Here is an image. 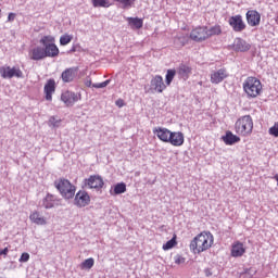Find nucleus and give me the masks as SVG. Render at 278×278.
Instances as JSON below:
<instances>
[{"instance_id": "2eb2a0df", "label": "nucleus", "mask_w": 278, "mask_h": 278, "mask_svg": "<svg viewBox=\"0 0 278 278\" xmlns=\"http://www.w3.org/2000/svg\"><path fill=\"white\" fill-rule=\"evenodd\" d=\"M172 132L173 131H170L168 128L164 127L153 128L154 136H156L161 142H168Z\"/></svg>"}, {"instance_id": "393cba45", "label": "nucleus", "mask_w": 278, "mask_h": 278, "mask_svg": "<svg viewBox=\"0 0 278 278\" xmlns=\"http://www.w3.org/2000/svg\"><path fill=\"white\" fill-rule=\"evenodd\" d=\"M190 73H192V68L184 63H181L177 68V74L181 79H188V77H190Z\"/></svg>"}, {"instance_id": "de8ad7c7", "label": "nucleus", "mask_w": 278, "mask_h": 278, "mask_svg": "<svg viewBox=\"0 0 278 278\" xmlns=\"http://www.w3.org/2000/svg\"><path fill=\"white\" fill-rule=\"evenodd\" d=\"M75 51H77V48L74 46V47L70 50V53H75Z\"/></svg>"}, {"instance_id": "2f4dec72", "label": "nucleus", "mask_w": 278, "mask_h": 278, "mask_svg": "<svg viewBox=\"0 0 278 278\" xmlns=\"http://www.w3.org/2000/svg\"><path fill=\"white\" fill-rule=\"evenodd\" d=\"M93 8H110L109 0H92Z\"/></svg>"}, {"instance_id": "e433bc0d", "label": "nucleus", "mask_w": 278, "mask_h": 278, "mask_svg": "<svg viewBox=\"0 0 278 278\" xmlns=\"http://www.w3.org/2000/svg\"><path fill=\"white\" fill-rule=\"evenodd\" d=\"M110 81H112V79H106L103 83L93 84L92 88H106V86H110Z\"/></svg>"}, {"instance_id": "b1692460", "label": "nucleus", "mask_w": 278, "mask_h": 278, "mask_svg": "<svg viewBox=\"0 0 278 278\" xmlns=\"http://www.w3.org/2000/svg\"><path fill=\"white\" fill-rule=\"evenodd\" d=\"M125 192H127V185L125 182H118L110 190L111 197H118V194H125Z\"/></svg>"}, {"instance_id": "c756f323", "label": "nucleus", "mask_w": 278, "mask_h": 278, "mask_svg": "<svg viewBox=\"0 0 278 278\" xmlns=\"http://www.w3.org/2000/svg\"><path fill=\"white\" fill-rule=\"evenodd\" d=\"M257 275V269L250 267V268H244L243 271L240 274V277L244 278H253Z\"/></svg>"}, {"instance_id": "412c9836", "label": "nucleus", "mask_w": 278, "mask_h": 278, "mask_svg": "<svg viewBox=\"0 0 278 278\" xmlns=\"http://www.w3.org/2000/svg\"><path fill=\"white\" fill-rule=\"evenodd\" d=\"M233 49L235 51H240L241 53H244V51H249L251 49V46L244 39L237 38L235 39Z\"/></svg>"}, {"instance_id": "6ab92c4d", "label": "nucleus", "mask_w": 278, "mask_h": 278, "mask_svg": "<svg viewBox=\"0 0 278 278\" xmlns=\"http://www.w3.org/2000/svg\"><path fill=\"white\" fill-rule=\"evenodd\" d=\"M227 77H228L227 70L220 68L211 74V81L212 84H220V81L227 79Z\"/></svg>"}, {"instance_id": "39448f33", "label": "nucleus", "mask_w": 278, "mask_h": 278, "mask_svg": "<svg viewBox=\"0 0 278 278\" xmlns=\"http://www.w3.org/2000/svg\"><path fill=\"white\" fill-rule=\"evenodd\" d=\"M235 129L239 136H249L253 131V118L251 115L239 118L235 124Z\"/></svg>"}, {"instance_id": "4c0bfd02", "label": "nucleus", "mask_w": 278, "mask_h": 278, "mask_svg": "<svg viewBox=\"0 0 278 278\" xmlns=\"http://www.w3.org/2000/svg\"><path fill=\"white\" fill-rule=\"evenodd\" d=\"M269 135L278 138V123H275V125L269 128Z\"/></svg>"}, {"instance_id": "7ed1b4c3", "label": "nucleus", "mask_w": 278, "mask_h": 278, "mask_svg": "<svg viewBox=\"0 0 278 278\" xmlns=\"http://www.w3.org/2000/svg\"><path fill=\"white\" fill-rule=\"evenodd\" d=\"M243 90L249 99H255L262 94V81L256 77H248L243 83Z\"/></svg>"}, {"instance_id": "dca6fc26", "label": "nucleus", "mask_w": 278, "mask_h": 278, "mask_svg": "<svg viewBox=\"0 0 278 278\" xmlns=\"http://www.w3.org/2000/svg\"><path fill=\"white\" fill-rule=\"evenodd\" d=\"M43 92L46 94V101H52L53 99V92H55V79L50 78L47 80Z\"/></svg>"}, {"instance_id": "f257e3e1", "label": "nucleus", "mask_w": 278, "mask_h": 278, "mask_svg": "<svg viewBox=\"0 0 278 278\" xmlns=\"http://www.w3.org/2000/svg\"><path fill=\"white\" fill-rule=\"evenodd\" d=\"M214 242V236L212 233H199L193 238V240L190 242V251L192 253H203V251H207L212 247Z\"/></svg>"}, {"instance_id": "f03ea898", "label": "nucleus", "mask_w": 278, "mask_h": 278, "mask_svg": "<svg viewBox=\"0 0 278 278\" xmlns=\"http://www.w3.org/2000/svg\"><path fill=\"white\" fill-rule=\"evenodd\" d=\"M54 187L60 192L61 197L66 200L73 199L77 190V187L71 184V181L66 178H60L59 180H55Z\"/></svg>"}, {"instance_id": "a211bd4d", "label": "nucleus", "mask_w": 278, "mask_h": 278, "mask_svg": "<svg viewBox=\"0 0 278 278\" xmlns=\"http://www.w3.org/2000/svg\"><path fill=\"white\" fill-rule=\"evenodd\" d=\"M58 195L47 193V195L42 199L41 207H45V210H52V207H55Z\"/></svg>"}, {"instance_id": "f704fd0d", "label": "nucleus", "mask_w": 278, "mask_h": 278, "mask_svg": "<svg viewBox=\"0 0 278 278\" xmlns=\"http://www.w3.org/2000/svg\"><path fill=\"white\" fill-rule=\"evenodd\" d=\"M73 40V36L65 34L61 36L60 38V45L61 47H66V45H70V42Z\"/></svg>"}, {"instance_id": "1a4fd4ad", "label": "nucleus", "mask_w": 278, "mask_h": 278, "mask_svg": "<svg viewBox=\"0 0 278 278\" xmlns=\"http://www.w3.org/2000/svg\"><path fill=\"white\" fill-rule=\"evenodd\" d=\"M189 38L194 42H203L207 40V26H200L191 30Z\"/></svg>"}, {"instance_id": "9d476101", "label": "nucleus", "mask_w": 278, "mask_h": 278, "mask_svg": "<svg viewBox=\"0 0 278 278\" xmlns=\"http://www.w3.org/2000/svg\"><path fill=\"white\" fill-rule=\"evenodd\" d=\"M79 67L77 66L65 68L61 74L63 84H73L77 79Z\"/></svg>"}, {"instance_id": "ddd939ff", "label": "nucleus", "mask_w": 278, "mask_h": 278, "mask_svg": "<svg viewBox=\"0 0 278 278\" xmlns=\"http://www.w3.org/2000/svg\"><path fill=\"white\" fill-rule=\"evenodd\" d=\"M151 90L162 93L166 90V85L164 84V78L160 75H155L150 81Z\"/></svg>"}, {"instance_id": "4be33fe9", "label": "nucleus", "mask_w": 278, "mask_h": 278, "mask_svg": "<svg viewBox=\"0 0 278 278\" xmlns=\"http://www.w3.org/2000/svg\"><path fill=\"white\" fill-rule=\"evenodd\" d=\"M247 253V249H244V244L238 241L236 244L232 245L231 249V256L232 257H242Z\"/></svg>"}, {"instance_id": "473e14b6", "label": "nucleus", "mask_w": 278, "mask_h": 278, "mask_svg": "<svg viewBox=\"0 0 278 278\" xmlns=\"http://www.w3.org/2000/svg\"><path fill=\"white\" fill-rule=\"evenodd\" d=\"M175 45H177V47H186V45H188V37L186 36H179L176 37L174 39Z\"/></svg>"}, {"instance_id": "6e6552de", "label": "nucleus", "mask_w": 278, "mask_h": 278, "mask_svg": "<svg viewBox=\"0 0 278 278\" xmlns=\"http://www.w3.org/2000/svg\"><path fill=\"white\" fill-rule=\"evenodd\" d=\"M0 75L2 79H12V77L22 78L23 71H21L18 67L1 66Z\"/></svg>"}, {"instance_id": "37998d69", "label": "nucleus", "mask_w": 278, "mask_h": 278, "mask_svg": "<svg viewBox=\"0 0 278 278\" xmlns=\"http://www.w3.org/2000/svg\"><path fill=\"white\" fill-rule=\"evenodd\" d=\"M14 18H16V14H14V13H9V15H8V21H9V23H12V21H14Z\"/></svg>"}, {"instance_id": "ea45409f", "label": "nucleus", "mask_w": 278, "mask_h": 278, "mask_svg": "<svg viewBox=\"0 0 278 278\" xmlns=\"http://www.w3.org/2000/svg\"><path fill=\"white\" fill-rule=\"evenodd\" d=\"M175 264H184L186 262V258L179 254H177L175 257Z\"/></svg>"}, {"instance_id": "aec40b11", "label": "nucleus", "mask_w": 278, "mask_h": 278, "mask_svg": "<svg viewBox=\"0 0 278 278\" xmlns=\"http://www.w3.org/2000/svg\"><path fill=\"white\" fill-rule=\"evenodd\" d=\"M29 55L30 60H35L36 62L45 60V58H47L45 54V48L40 46H37L34 49H31Z\"/></svg>"}, {"instance_id": "9b49d317", "label": "nucleus", "mask_w": 278, "mask_h": 278, "mask_svg": "<svg viewBox=\"0 0 278 278\" xmlns=\"http://www.w3.org/2000/svg\"><path fill=\"white\" fill-rule=\"evenodd\" d=\"M228 25H230L232 30L236 33L244 31V29H247V24L240 14L230 16L228 20Z\"/></svg>"}, {"instance_id": "c9c22d12", "label": "nucleus", "mask_w": 278, "mask_h": 278, "mask_svg": "<svg viewBox=\"0 0 278 278\" xmlns=\"http://www.w3.org/2000/svg\"><path fill=\"white\" fill-rule=\"evenodd\" d=\"M60 123H62V119H56L55 116H51L49 119L51 127H60Z\"/></svg>"}, {"instance_id": "f3484780", "label": "nucleus", "mask_w": 278, "mask_h": 278, "mask_svg": "<svg viewBox=\"0 0 278 278\" xmlns=\"http://www.w3.org/2000/svg\"><path fill=\"white\" fill-rule=\"evenodd\" d=\"M173 147H181L185 142L184 132L181 131H172L169 139L167 141Z\"/></svg>"}, {"instance_id": "09e8293b", "label": "nucleus", "mask_w": 278, "mask_h": 278, "mask_svg": "<svg viewBox=\"0 0 278 278\" xmlns=\"http://www.w3.org/2000/svg\"><path fill=\"white\" fill-rule=\"evenodd\" d=\"M274 179L277 181V186H278V175H275Z\"/></svg>"}, {"instance_id": "cd10ccee", "label": "nucleus", "mask_w": 278, "mask_h": 278, "mask_svg": "<svg viewBox=\"0 0 278 278\" xmlns=\"http://www.w3.org/2000/svg\"><path fill=\"white\" fill-rule=\"evenodd\" d=\"M206 34L208 38H212V36H220L223 34V28H220V25H215L210 29L206 28Z\"/></svg>"}, {"instance_id": "a878e982", "label": "nucleus", "mask_w": 278, "mask_h": 278, "mask_svg": "<svg viewBox=\"0 0 278 278\" xmlns=\"http://www.w3.org/2000/svg\"><path fill=\"white\" fill-rule=\"evenodd\" d=\"M127 22L131 29H142V25H144L142 18L139 17H127Z\"/></svg>"}, {"instance_id": "72a5a7b5", "label": "nucleus", "mask_w": 278, "mask_h": 278, "mask_svg": "<svg viewBox=\"0 0 278 278\" xmlns=\"http://www.w3.org/2000/svg\"><path fill=\"white\" fill-rule=\"evenodd\" d=\"M92 266H94V258L90 257L85 260L81 264H80V268H86L88 270H90V268H92Z\"/></svg>"}, {"instance_id": "7c9ffc66", "label": "nucleus", "mask_w": 278, "mask_h": 278, "mask_svg": "<svg viewBox=\"0 0 278 278\" xmlns=\"http://www.w3.org/2000/svg\"><path fill=\"white\" fill-rule=\"evenodd\" d=\"M175 75H177L176 70H167V73L165 75L166 86H170V84H173V80L175 79Z\"/></svg>"}, {"instance_id": "58836bf2", "label": "nucleus", "mask_w": 278, "mask_h": 278, "mask_svg": "<svg viewBox=\"0 0 278 278\" xmlns=\"http://www.w3.org/2000/svg\"><path fill=\"white\" fill-rule=\"evenodd\" d=\"M114 1H116L117 3H122L124 10L127 8H131V3H132L131 0H114Z\"/></svg>"}, {"instance_id": "c85d7f7f", "label": "nucleus", "mask_w": 278, "mask_h": 278, "mask_svg": "<svg viewBox=\"0 0 278 278\" xmlns=\"http://www.w3.org/2000/svg\"><path fill=\"white\" fill-rule=\"evenodd\" d=\"M174 247H177V235H174L170 240L163 244V251H170Z\"/></svg>"}, {"instance_id": "79ce46f5", "label": "nucleus", "mask_w": 278, "mask_h": 278, "mask_svg": "<svg viewBox=\"0 0 278 278\" xmlns=\"http://www.w3.org/2000/svg\"><path fill=\"white\" fill-rule=\"evenodd\" d=\"M204 275H205V277H212V275H213L212 268H205L204 269Z\"/></svg>"}, {"instance_id": "423d86ee", "label": "nucleus", "mask_w": 278, "mask_h": 278, "mask_svg": "<svg viewBox=\"0 0 278 278\" xmlns=\"http://www.w3.org/2000/svg\"><path fill=\"white\" fill-rule=\"evenodd\" d=\"M83 186L85 188H89L90 190H101L105 182L103 181V177L101 175H91L89 178H85L83 181Z\"/></svg>"}, {"instance_id": "49530a36", "label": "nucleus", "mask_w": 278, "mask_h": 278, "mask_svg": "<svg viewBox=\"0 0 278 278\" xmlns=\"http://www.w3.org/2000/svg\"><path fill=\"white\" fill-rule=\"evenodd\" d=\"M116 105H117L118 108H123V100H117V101H116Z\"/></svg>"}, {"instance_id": "4468645a", "label": "nucleus", "mask_w": 278, "mask_h": 278, "mask_svg": "<svg viewBox=\"0 0 278 278\" xmlns=\"http://www.w3.org/2000/svg\"><path fill=\"white\" fill-rule=\"evenodd\" d=\"M245 16H247L248 25H250V27H257V25H260L262 21V15L256 10L248 11Z\"/></svg>"}, {"instance_id": "20e7f679", "label": "nucleus", "mask_w": 278, "mask_h": 278, "mask_svg": "<svg viewBox=\"0 0 278 278\" xmlns=\"http://www.w3.org/2000/svg\"><path fill=\"white\" fill-rule=\"evenodd\" d=\"M39 42L43 47L46 58H58L60 55V49L55 45V38L52 36H43Z\"/></svg>"}, {"instance_id": "f8f14e48", "label": "nucleus", "mask_w": 278, "mask_h": 278, "mask_svg": "<svg viewBox=\"0 0 278 278\" xmlns=\"http://www.w3.org/2000/svg\"><path fill=\"white\" fill-rule=\"evenodd\" d=\"M74 197V205H76V207L90 205V194H88V191L79 190Z\"/></svg>"}, {"instance_id": "a18cd8bd", "label": "nucleus", "mask_w": 278, "mask_h": 278, "mask_svg": "<svg viewBox=\"0 0 278 278\" xmlns=\"http://www.w3.org/2000/svg\"><path fill=\"white\" fill-rule=\"evenodd\" d=\"M85 85L87 86V88H90L92 87L93 84H92V80L89 79L85 81Z\"/></svg>"}, {"instance_id": "bb28decb", "label": "nucleus", "mask_w": 278, "mask_h": 278, "mask_svg": "<svg viewBox=\"0 0 278 278\" xmlns=\"http://www.w3.org/2000/svg\"><path fill=\"white\" fill-rule=\"evenodd\" d=\"M29 218L35 225H47V219L41 216L39 212H34L30 214Z\"/></svg>"}, {"instance_id": "0eeeda50", "label": "nucleus", "mask_w": 278, "mask_h": 278, "mask_svg": "<svg viewBox=\"0 0 278 278\" xmlns=\"http://www.w3.org/2000/svg\"><path fill=\"white\" fill-rule=\"evenodd\" d=\"M80 100L81 94L76 93L75 91L66 90L61 94V101H63L67 108H73V105Z\"/></svg>"}, {"instance_id": "5701e85b", "label": "nucleus", "mask_w": 278, "mask_h": 278, "mask_svg": "<svg viewBox=\"0 0 278 278\" xmlns=\"http://www.w3.org/2000/svg\"><path fill=\"white\" fill-rule=\"evenodd\" d=\"M222 140L225 142V144L231 147L232 144L240 142V137L233 135L231 130H228L226 131V135L222 137Z\"/></svg>"}, {"instance_id": "c03bdc74", "label": "nucleus", "mask_w": 278, "mask_h": 278, "mask_svg": "<svg viewBox=\"0 0 278 278\" xmlns=\"http://www.w3.org/2000/svg\"><path fill=\"white\" fill-rule=\"evenodd\" d=\"M8 253H10V249H8V248L0 250V255H8Z\"/></svg>"}, {"instance_id": "a19ab883", "label": "nucleus", "mask_w": 278, "mask_h": 278, "mask_svg": "<svg viewBox=\"0 0 278 278\" xmlns=\"http://www.w3.org/2000/svg\"><path fill=\"white\" fill-rule=\"evenodd\" d=\"M20 262H29V253L24 252L20 257Z\"/></svg>"}]
</instances>
